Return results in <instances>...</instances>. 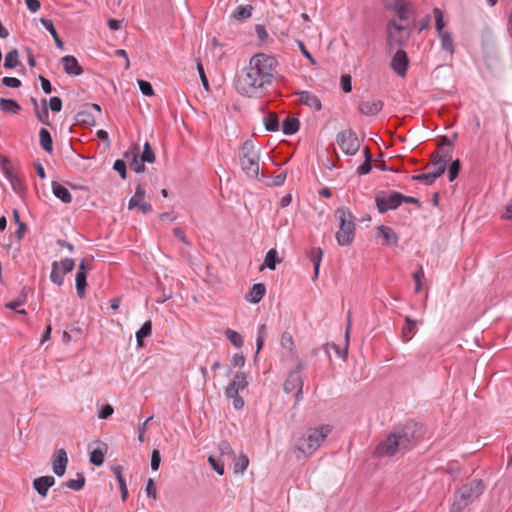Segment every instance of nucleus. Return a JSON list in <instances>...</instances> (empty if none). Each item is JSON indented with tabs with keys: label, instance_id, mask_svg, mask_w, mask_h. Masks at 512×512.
<instances>
[{
	"label": "nucleus",
	"instance_id": "28",
	"mask_svg": "<svg viewBox=\"0 0 512 512\" xmlns=\"http://www.w3.org/2000/svg\"><path fill=\"white\" fill-rule=\"evenodd\" d=\"M438 37L441 42V49L450 55H453L455 52L454 42L449 31L438 34Z\"/></svg>",
	"mask_w": 512,
	"mask_h": 512
},
{
	"label": "nucleus",
	"instance_id": "47",
	"mask_svg": "<svg viewBox=\"0 0 512 512\" xmlns=\"http://www.w3.org/2000/svg\"><path fill=\"white\" fill-rule=\"evenodd\" d=\"M433 14L435 17V28L437 30V34L446 32L447 30L444 29V20H443V12L441 9L435 7L433 9Z\"/></svg>",
	"mask_w": 512,
	"mask_h": 512
},
{
	"label": "nucleus",
	"instance_id": "63",
	"mask_svg": "<svg viewBox=\"0 0 512 512\" xmlns=\"http://www.w3.org/2000/svg\"><path fill=\"white\" fill-rule=\"evenodd\" d=\"M2 84L9 88H19L21 86V81L15 77H4L2 79Z\"/></svg>",
	"mask_w": 512,
	"mask_h": 512
},
{
	"label": "nucleus",
	"instance_id": "58",
	"mask_svg": "<svg viewBox=\"0 0 512 512\" xmlns=\"http://www.w3.org/2000/svg\"><path fill=\"white\" fill-rule=\"evenodd\" d=\"M196 69H197V71L199 73V77L201 79V82H202V85H203L204 89L206 91H209L210 90L209 81H208V78H207V76L205 74L204 67H203L201 62L197 63Z\"/></svg>",
	"mask_w": 512,
	"mask_h": 512
},
{
	"label": "nucleus",
	"instance_id": "20",
	"mask_svg": "<svg viewBox=\"0 0 512 512\" xmlns=\"http://www.w3.org/2000/svg\"><path fill=\"white\" fill-rule=\"evenodd\" d=\"M51 187L55 197L60 199L65 204L71 203L72 195L64 185L60 184L57 181H53Z\"/></svg>",
	"mask_w": 512,
	"mask_h": 512
},
{
	"label": "nucleus",
	"instance_id": "6",
	"mask_svg": "<svg viewBox=\"0 0 512 512\" xmlns=\"http://www.w3.org/2000/svg\"><path fill=\"white\" fill-rule=\"evenodd\" d=\"M239 164L247 177L251 179L259 178V154L255 149L253 141L247 140L242 144L239 152Z\"/></svg>",
	"mask_w": 512,
	"mask_h": 512
},
{
	"label": "nucleus",
	"instance_id": "21",
	"mask_svg": "<svg viewBox=\"0 0 512 512\" xmlns=\"http://www.w3.org/2000/svg\"><path fill=\"white\" fill-rule=\"evenodd\" d=\"M442 175H443V169L437 168L433 172L413 175L411 177V180L412 181H421V182H424L426 185H432L435 182V180Z\"/></svg>",
	"mask_w": 512,
	"mask_h": 512
},
{
	"label": "nucleus",
	"instance_id": "40",
	"mask_svg": "<svg viewBox=\"0 0 512 512\" xmlns=\"http://www.w3.org/2000/svg\"><path fill=\"white\" fill-rule=\"evenodd\" d=\"M280 262L281 259L278 257L276 249H270L265 256L264 265L270 270H275L276 264Z\"/></svg>",
	"mask_w": 512,
	"mask_h": 512
},
{
	"label": "nucleus",
	"instance_id": "31",
	"mask_svg": "<svg viewBox=\"0 0 512 512\" xmlns=\"http://www.w3.org/2000/svg\"><path fill=\"white\" fill-rule=\"evenodd\" d=\"M350 327H351V319H350V316H349L348 317V324H347L346 331H345V345H344L343 349H341L340 346L335 344V343L331 344V347L334 349L336 354L339 357L343 358V359H346L347 354H348Z\"/></svg>",
	"mask_w": 512,
	"mask_h": 512
},
{
	"label": "nucleus",
	"instance_id": "16",
	"mask_svg": "<svg viewBox=\"0 0 512 512\" xmlns=\"http://www.w3.org/2000/svg\"><path fill=\"white\" fill-rule=\"evenodd\" d=\"M55 484V478L53 476H40L33 480V488L41 497H46L49 488Z\"/></svg>",
	"mask_w": 512,
	"mask_h": 512
},
{
	"label": "nucleus",
	"instance_id": "46",
	"mask_svg": "<svg viewBox=\"0 0 512 512\" xmlns=\"http://www.w3.org/2000/svg\"><path fill=\"white\" fill-rule=\"evenodd\" d=\"M225 335L229 339L231 344L234 345L235 347L240 348L243 346V344H244L243 338L237 331H234L232 329H227L225 331Z\"/></svg>",
	"mask_w": 512,
	"mask_h": 512
},
{
	"label": "nucleus",
	"instance_id": "51",
	"mask_svg": "<svg viewBox=\"0 0 512 512\" xmlns=\"http://www.w3.org/2000/svg\"><path fill=\"white\" fill-rule=\"evenodd\" d=\"M104 453L101 449H94L90 453V462L95 466H101L104 463Z\"/></svg>",
	"mask_w": 512,
	"mask_h": 512
},
{
	"label": "nucleus",
	"instance_id": "13",
	"mask_svg": "<svg viewBox=\"0 0 512 512\" xmlns=\"http://www.w3.org/2000/svg\"><path fill=\"white\" fill-rule=\"evenodd\" d=\"M386 9L396 13L400 20L408 19L409 3L406 0H383Z\"/></svg>",
	"mask_w": 512,
	"mask_h": 512
},
{
	"label": "nucleus",
	"instance_id": "10",
	"mask_svg": "<svg viewBox=\"0 0 512 512\" xmlns=\"http://www.w3.org/2000/svg\"><path fill=\"white\" fill-rule=\"evenodd\" d=\"M1 166L4 176L10 182L13 191L21 195L25 191V186L23 185L20 178L13 172L8 158L4 156L1 157Z\"/></svg>",
	"mask_w": 512,
	"mask_h": 512
},
{
	"label": "nucleus",
	"instance_id": "64",
	"mask_svg": "<svg viewBox=\"0 0 512 512\" xmlns=\"http://www.w3.org/2000/svg\"><path fill=\"white\" fill-rule=\"evenodd\" d=\"M114 412L113 407L110 404H105L101 407V409L98 412V417L100 419H107L110 417Z\"/></svg>",
	"mask_w": 512,
	"mask_h": 512
},
{
	"label": "nucleus",
	"instance_id": "1",
	"mask_svg": "<svg viewBox=\"0 0 512 512\" xmlns=\"http://www.w3.org/2000/svg\"><path fill=\"white\" fill-rule=\"evenodd\" d=\"M278 61L274 56L257 53L253 55L238 75L235 87L238 93L246 97H255L271 86L277 75Z\"/></svg>",
	"mask_w": 512,
	"mask_h": 512
},
{
	"label": "nucleus",
	"instance_id": "39",
	"mask_svg": "<svg viewBox=\"0 0 512 512\" xmlns=\"http://www.w3.org/2000/svg\"><path fill=\"white\" fill-rule=\"evenodd\" d=\"M19 52L17 49H12L9 51L4 60V67L6 69H14L19 65Z\"/></svg>",
	"mask_w": 512,
	"mask_h": 512
},
{
	"label": "nucleus",
	"instance_id": "45",
	"mask_svg": "<svg viewBox=\"0 0 512 512\" xmlns=\"http://www.w3.org/2000/svg\"><path fill=\"white\" fill-rule=\"evenodd\" d=\"M42 104H43L42 110H39V109L35 110V116L38 119V121H40L44 125L49 126L50 122H49V112H48V108H47V100L42 99Z\"/></svg>",
	"mask_w": 512,
	"mask_h": 512
},
{
	"label": "nucleus",
	"instance_id": "23",
	"mask_svg": "<svg viewBox=\"0 0 512 512\" xmlns=\"http://www.w3.org/2000/svg\"><path fill=\"white\" fill-rule=\"evenodd\" d=\"M378 233L383 236L387 245L397 246L399 238L391 227L381 225L378 227Z\"/></svg>",
	"mask_w": 512,
	"mask_h": 512
},
{
	"label": "nucleus",
	"instance_id": "27",
	"mask_svg": "<svg viewBox=\"0 0 512 512\" xmlns=\"http://www.w3.org/2000/svg\"><path fill=\"white\" fill-rule=\"evenodd\" d=\"M39 139L41 148L47 152L52 153L53 151V140L50 132L46 128H41L39 131Z\"/></svg>",
	"mask_w": 512,
	"mask_h": 512
},
{
	"label": "nucleus",
	"instance_id": "24",
	"mask_svg": "<svg viewBox=\"0 0 512 512\" xmlns=\"http://www.w3.org/2000/svg\"><path fill=\"white\" fill-rule=\"evenodd\" d=\"M40 22L44 26V28L51 34V36H52V38H53V40L55 42L56 47L59 48V49H63L64 48V43L61 40V38L59 37V35L57 33V30L55 29L53 21L51 19H48V18H41Z\"/></svg>",
	"mask_w": 512,
	"mask_h": 512
},
{
	"label": "nucleus",
	"instance_id": "5",
	"mask_svg": "<svg viewBox=\"0 0 512 512\" xmlns=\"http://www.w3.org/2000/svg\"><path fill=\"white\" fill-rule=\"evenodd\" d=\"M334 216L339 221V230L335 235L337 243L340 246L350 245L355 237V216L347 207L337 208Z\"/></svg>",
	"mask_w": 512,
	"mask_h": 512
},
{
	"label": "nucleus",
	"instance_id": "26",
	"mask_svg": "<svg viewBox=\"0 0 512 512\" xmlns=\"http://www.w3.org/2000/svg\"><path fill=\"white\" fill-rule=\"evenodd\" d=\"M300 128V121L295 117H286L282 122V132L285 135H293Z\"/></svg>",
	"mask_w": 512,
	"mask_h": 512
},
{
	"label": "nucleus",
	"instance_id": "62",
	"mask_svg": "<svg viewBox=\"0 0 512 512\" xmlns=\"http://www.w3.org/2000/svg\"><path fill=\"white\" fill-rule=\"evenodd\" d=\"M49 107L53 112H60L62 110V100L58 96H53L49 99Z\"/></svg>",
	"mask_w": 512,
	"mask_h": 512
},
{
	"label": "nucleus",
	"instance_id": "29",
	"mask_svg": "<svg viewBox=\"0 0 512 512\" xmlns=\"http://www.w3.org/2000/svg\"><path fill=\"white\" fill-rule=\"evenodd\" d=\"M323 251L321 248H312L308 251V258L314 266V278L318 277Z\"/></svg>",
	"mask_w": 512,
	"mask_h": 512
},
{
	"label": "nucleus",
	"instance_id": "33",
	"mask_svg": "<svg viewBox=\"0 0 512 512\" xmlns=\"http://www.w3.org/2000/svg\"><path fill=\"white\" fill-rule=\"evenodd\" d=\"M146 195V191L143 187V185L138 184L135 188V194L133 197L130 198L128 202V209H134L136 206L139 205L140 202L144 201Z\"/></svg>",
	"mask_w": 512,
	"mask_h": 512
},
{
	"label": "nucleus",
	"instance_id": "53",
	"mask_svg": "<svg viewBox=\"0 0 512 512\" xmlns=\"http://www.w3.org/2000/svg\"><path fill=\"white\" fill-rule=\"evenodd\" d=\"M266 333H267L266 325L260 324L258 326V335H257V339H256V346H257L256 354L259 353V351L262 349V347L264 345V337H265Z\"/></svg>",
	"mask_w": 512,
	"mask_h": 512
},
{
	"label": "nucleus",
	"instance_id": "50",
	"mask_svg": "<svg viewBox=\"0 0 512 512\" xmlns=\"http://www.w3.org/2000/svg\"><path fill=\"white\" fill-rule=\"evenodd\" d=\"M58 264L62 274L64 275L71 272L75 267V261L72 258H65L58 261Z\"/></svg>",
	"mask_w": 512,
	"mask_h": 512
},
{
	"label": "nucleus",
	"instance_id": "34",
	"mask_svg": "<svg viewBox=\"0 0 512 512\" xmlns=\"http://www.w3.org/2000/svg\"><path fill=\"white\" fill-rule=\"evenodd\" d=\"M263 123L267 131L276 132L279 130V119L275 112H269L263 118Z\"/></svg>",
	"mask_w": 512,
	"mask_h": 512
},
{
	"label": "nucleus",
	"instance_id": "41",
	"mask_svg": "<svg viewBox=\"0 0 512 512\" xmlns=\"http://www.w3.org/2000/svg\"><path fill=\"white\" fill-rule=\"evenodd\" d=\"M63 485L73 491H80L85 485V477L83 473H77V479H69Z\"/></svg>",
	"mask_w": 512,
	"mask_h": 512
},
{
	"label": "nucleus",
	"instance_id": "56",
	"mask_svg": "<svg viewBox=\"0 0 512 512\" xmlns=\"http://www.w3.org/2000/svg\"><path fill=\"white\" fill-rule=\"evenodd\" d=\"M139 152H140V148H139V146H138V145H133L130 149H128V150L124 153L123 157H124V159H125L126 161H128V162H129V164H130V163H132V161H133V157H134V159H138V157H139Z\"/></svg>",
	"mask_w": 512,
	"mask_h": 512
},
{
	"label": "nucleus",
	"instance_id": "52",
	"mask_svg": "<svg viewBox=\"0 0 512 512\" xmlns=\"http://www.w3.org/2000/svg\"><path fill=\"white\" fill-rule=\"evenodd\" d=\"M113 169L117 171L121 177V179L125 180L127 177V166L126 162L123 159L115 160L113 164Z\"/></svg>",
	"mask_w": 512,
	"mask_h": 512
},
{
	"label": "nucleus",
	"instance_id": "59",
	"mask_svg": "<svg viewBox=\"0 0 512 512\" xmlns=\"http://www.w3.org/2000/svg\"><path fill=\"white\" fill-rule=\"evenodd\" d=\"M160 463H161V454H160V451L157 450V449H154L151 453V469L153 471H157L160 467Z\"/></svg>",
	"mask_w": 512,
	"mask_h": 512
},
{
	"label": "nucleus",
	"instance_id": "36",
	"mask_svg": "<svg viewBox=\"0 0 512 512\" xmlns=\"http://www.w3.org/2000/svg\"><path fill=\"white\" fill-rule=\"evenodd\" d=\"M249 465V458L245 454L233 458L234 473H243Z\"/></svg>",
	"mask_w": 512,
	"mask_h": 512
},
{
	"label": "nucleus",
	"instance_id": "25",
	"mask_svg": "<svg viewBox=\"0 0 512 512\" xmlns=\"http://www.w3.org/2000/svg\"><path fill=\"white\" fill-rule=\"evenodd\" d=\"M265 293H266L265 285L262 283H257L251 287L250 292H249V297L247 299L251 303L257 304L263 299Z\"/></svg>",
	"mask_w": 512,
	"mask_h": 512
},
{
	"label": "nucleus",
	"instance_id": "19",
	"mask_svg": "<svg viewBox=\"0 0 512 512\" xmlns=\"http://www.w3.org/2000/svg\"><path fill=\"white\" fill-rule=\"evenodd\" d=\"M451 159V150L442 151L441 153L434 152L431 155V164L436 166V169L442 168L444 173L447 169V162Z\"/></svg>",
	"mask_w": 512,
	"mask_h": 512
},
{
	"label": "nucleus",
	"instance_id": "49",
	"mask_svg": "<svg viewBox=\"0 0 512 512\" xmlns=\"http://www.w3.org/2000/svg\"><path fill=\"white\" fill-rule=\"evenodd\" d=\"M460 169L461 162L459 159H456L451 162V164L448 167V178L450 182L454 181L458 177Z\"/></svg>",
	"mask_w": 512,
	"mask_h": 512
},
{
	"label": "nucleus",
	"instance_id": "15",
	"mask_svg": "<svg viewBox=\"0 0 512 512\" xmlns=\"http://www.w3.org/2000/svg\"><path fill=\"white\" fill-rule=\"evenodd\" d=\"M64 72L71 76H79L83 73L82 67L79 65L78 60L72 55H66L61 58Z\"/></svg>",
	"mask_w": 512,
	"mask_h": 512
},
{
	"label": "nucleus",
	"instance_id": "57",
	"mask_svg": "<svg viewBox=\"0 0 512 512\" xmlns=\"http://www.w3.org/2000/svg\"><path fill=\"white\" fill-rule=\"evenodd\" d=\"M413 280L415 282V292L419 293L421 291V279L424 277V270L422 266L413 273Z\"/></svg>",
	"mask_w": 512,
	"mask_h": 512
},
{
	"label": "nucleus",
	"instance_id": "60",
	"mask_svg": "<svg viewBox=\"0 0 512 512\" xmlns=\"http://www.w3.org/2000/svg\"><path fill=\"white\" fill-rule=\"evenodd\" d=\"M341 88L345 93H349L352 90V78L349 74H344L340 79Z\"/></svg>",
	"mask_w": 512,
	"mask_h": 512
},
{
	"label": "nucleus",
	"instance_id": "48",
	"mask_svg": "<svg viewBox=\"0 0 512 512\" xmlns=\"http://www.w3.org/2000/svg\"><path fill=\"white\" fill-rule=\"evenodd\" d=\"M219 458L225 460L233 455V449L227 441H221L218 445Z\"/></svg>",
	"mask_w": 512,
	"mask_h": 512
},
{
	"label": "nucleus",
	"instance_id": "44",
	"mask_svg": "<svg viewBox=\"0 0 512 512\" xmlns=\"http://www.w3.org/2000/svg\"><path fill=\"white\" fill-rule=\"evenodd\" d=\"M224 461L223 459L219 458V457H215V456H209L208 457V462L209 464L211 465L212 469L218 474V475H223L224 472H225V464H224Z\"/></svg>",
	"mask_w": 512,
	"mask_h": 512
},
{
	"label": "nucleus",
	"instance_id": "14",
	"mask_svg": "<svg viewBox=\"0 0 512 512\" xmlns=\"http://www.w3.org/2000/svg\"><path fill=\"white\" fill-rule=\"evenodd\" d=\"M384 107L382 100L373 99L367 101H361L358 105V110L361 114L366 116L377 115Z\"/></svg>",
	"mask_w": 512,
	"mask_h": 512
},
{
	"label": "nucleus",
	"instance_id": "38",
	"mask_svg": "<svg viewBox=\"0 0 512 512\" xmlns=\"http://www.w3.org/2000/svg\"><path fill=\"white\" fill-rule=\"evenodd\" d=\"M76 291L79 298L85 297V288L87 286V276L83 272H77L75 276Z\"/></svg>",
	"mask_w": 512,
	"mask_h": 512
},
{
	"label": "nucleus",
	"instance_id": "43",
	"mask_svg": "<svg viewBox=\"0 0 512 512\" xmlns=\"http://www.w3.org/2000/svg\"><path fill=\"white\" fill-rule=\"evenodd\" d=\"M140 159L142 162L147 163H154L156 160L154 151L152 150V147L148 141H146L144 144L143 151L140 155Z\"/></svg>",
	"mask_w": 512,
	"mask_h": 512
},
{
	"label": "nucleus",
	"instance_id": "22",
	"mask_svg": "<svg viewBox=\"0 0 512 512\" xmlns=\"http://www.w3.org/2000/svg\"><path fill=\"white\" fill-rule=\"evenodd\" d=\"M392 29L397 31H403L405 27L403 25L398 24L395 20H390L387 23V44L392 46V43H396L398 45H403V41L400 38H397L393 35Z\"/></svg>",
	"mask_w": 512,
	"mask_h": 512
},
{
	"label": "nucleus",
	"instance_id": "7",
	"mask_svg": "<svg viewBox=\"0 0 512 512\" xmlns=\"http://www.w3.org/2000/svg\"><path fill=\"white\" fill-rule=\"evenodd\" d=\"M302 364L299 362L295 369L287 375V378L284 381L283 389L285 393H291L296 391L295 393V403H299L303 397V379L301 376Z\"/></svg>",
	"mask_w": 512,
	"mask_h": 512
},
{
	"label": "nucleus",
	"instance_id": "37",
	"mask_svg": "<svg viewBox=\"0 0 512 512\" xmlns=\"http://www.w3.org/2000/svg\"><path fill=\"white\" fill-rule=\"evenodd\" d=\"M252 15V7L250 5L238 6L237 9L232 13L231 17L238 21H243L250 18Z\"/></svg>",
	"mask_w": 512,
	"mask_h": 512
},
{
	"label": "nucleus",
	"instance_id": "9",
	"mask_svg": "<svg viewBox=\"0 0 512 512\" xmlns=\"http://www.w3.org/2000/svg\"><path fill=\"white\" fill-rule=\"evenodd\" d=\"M375 204L380 214L395 210L401 205V193L380 191L375 196Z\"/></svg>",
	"mask_w": 512,
	"mask_h": 512
},
{
	"label": "nucleus",
	"instance_id": "4",
	"mask_svg": "<svg viewBox=\"0 0 512 512\" xmlns=\"http://www.w3.org/2000/svg\"><path fill=\"white\" fill-rule=\"evenodd\" d=\"M485 484L481 479H473L458 488L453 495V503L455 512H463V510L477 500L484 492Z\"/></svg>",
	"mask_w": 512,
	"mask_h": 512
},
{
	"label": "nucleus",
	"instance_id": "32",
	"mask_svg": "<svg viewBox=\"0 0 512 512\" xmlns=\"http://www.w3.org/2000/svg\"><path fill=\"white\" fill-rule=\"evenodd\" d=\"M0 109L4 112L17 114L21 110L20 104L14 99H0Z\"/></svg>",
	"mask_w": 512,
	"mask_h": 512
},
{
	"label": "nucleus",
	"instance_id": "11",
	"mask_svg": "<svg viewBox=\"0 0 512 512\" xmlns=\"http://www.w3.org/2000/svg\"><path fill=\"white\" fill-rule=\"evenodd\" d=\"M391 69L399 76L404 77L409 66L407 53L399 49L395 52L390 63Z\"/></svg>",
	"mask_w": 512,
	"mask_h": 512
},
{
	"label": "nucleus",
	"instance_id": "17",
	"mask_svg": "<svg viewBox=\"0 0 512 512\" xmlns=\"http://www.w3.org/2000/svg\"><path fill=\"white\" fill-rule=\"evenodd\" d=\"M297 95L299 96V101L302 104L308 106L309 108H312L315 111L321 110V108H322L321 101L318 98V96L315 95L314 93H312L310 91L303 90V91L297 92Z\"/></svg>",
	"mask_w": 512,
	"mask_h": 512
},
{
	"label": "nucleus",
	"instance_id": "54",
	"mask_svg": "<svg viewBox=\"0 0 512 512\" xmlns=\"http://www.w3.org/2000/svg\"><path fill=\"white\" fill-rule=\"evenodd\" d=\"M281 346L289 351L294 349V341L292 335L285 331L281 335Z\"/></svg>",
	"mask_w": 512,
	"mask_h": 512
},
{
	"label": "nucleus",
	"instance_id": "42",
	"mask_svg": "<svg viewBox=\"0 0 512 512\" xmlns=\"http://www.w3.org/2000/svg\"><path fill=\"white\" fill-rule=\"evenodd\" d=\"M50 280L52 283H54L58 286H62L64 283V274H62V272L59 268L58 261H54L52 263V271L50 274Z\"/></svg>",
	"mask_w": 512,
	"mask_h": 512
},
{
	"label": "nucleus",
	"instance_id": "2",
	"mask_svg": "<svg viewBox=\"0 0 512 512\" xmlns=\"http://www.w3.org/2000/svg\"><path fill=\"white\" fill-rule=\"evenodd\" d=\"M422 427L409 421L402 428L396 429L380 441L375 448L377 457H393L412 450L421 436Z\"/></svg>",
	"mask_w": 512,
	"mask_h": 512
},
{
	"label": "nucleus",
	"instance_id": "61",
	"mask_svg": "<svg viewBox=\"0 0 512 512\" xmlns=\"http://www.w3.org/2000/svg\"><path fill=\"white\" fill-rule=\"evenodd\" d=\"M372 158H369L367 156V159L364 160V162L357 168V173L359 175H366L368 174L372 169Z\"/></svg>",
	"mask_w": 512,
	"mask_h": 512
},
{
	"label": "nucleus",
	"instance_id": "55",
	"mask_svg": "<svg viewBox=\"0 0 512 512\" xmlns=\"http://www.w3.org/2000/svg\"><path fill=\"white\" fill-rule=\"evenodd\" d=\"M138 86L143 95L150 97L154 94V90L150 82L146 80H138Z\"/></svg>",
	"mask_w": 512,
	"mask_h": 512
},
{
	"label": "nucleus",
	"instance_id": "3",
	"mask_svg": "<svg viewBox=\"0 0 512 512\" xmlns=\"http://www.w3.org/2000/svg\"><path fill=\"white\" fill-rule=\"evenodd\" d=\"M331 431L332 427L327 424L309 428L296 440L295 447L304 456H310L321 446Z\"/></svg>",
	"mask_w": 512,
	"mask_h": 512
},
{
	"label": "nucleus",
	"instance_id": "30",
	"mask_svg": "<svg viewBox=\"0 0 512 512\" xmlns=\"http://www.w3.org/2000/svg\"><path fill=\"white\" fill-rule=\"evenodd\" d=\"M152 334V322L150 320L144 322L141 328L136 332L135 337L138 347L144 346V338L149 337Z\"/></svg>",
	"mask_w": 512,
	"mask_h": 512
},
{
	"label": "nucleus",
	"instance_id": "8",
	"mask_svg": "<svg viewBox=\"0 0 512 512\" xmlns=\"http://www.w3.org/2000/svg\"><path fill=\"white\" fill-rule=\"evenodd\" d=\"M336 142L346 155L353 156L360 148L357 134L350 128L339 132L336 136Z\"/></svg>",
	"mask_w": 512,
	"mask_h": 512
},
{
	"label": "nucleus",
	"instance_id": "35",
	"mask_svg": "<svg viewBox=\"0 0 512 512\" xmlns=\"http://www.w3.org/2000/svg\"><path fill=\"white\" fill-rule=\"evenodd\" d=\"M417 321L412 319L410 316L405 317V325L402 329V334L405 342H408L412 335L415 333Z\"/></svg>",
	"mask_w": 512,
	"mask_h": 512
},
{
	"label": "nucleus",
	"instance_id": "18",
	"mask_svg": "<svg viewBox=\"0 0 512 512\" xmlns=\"http://www.w3.org/2000/svg\"><path fill=\"white\" fill-rule=\"evenodd\" d=\"M68 463L67 453L64 449H58L56 451V457L53 460V472L57 476H63Z\"/></svg>",
	"mask_w": 512,
	"mask_h": 512
},
{
	"label": "nucleus",
	"instance_id": "12",
	"mask_svg": "<svg viewBox=\"0 0 512 512\" xmlns=\"http://www.w3.org/2000/svg\"><path fill=\"white\" fill-rule=\"evenodd\" d=\"M248 386L247 375L245 372L238 371L233 380L228 384L225 389V396H234L239 394L240 391L244 390Z\"/></svg>",
	"mask_w": 512,
	"mask_h": 512
}]
</instances>
